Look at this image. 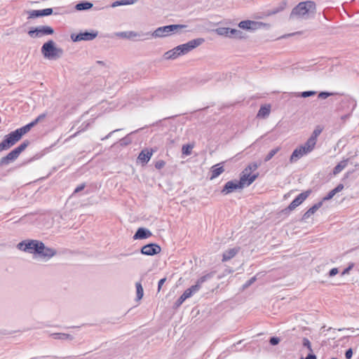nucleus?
<instances>
[{"instance_id":"1","label":"nucleus","mask_w":359,"mask_h":359,"mask_svg":"<svg viewBox=\"0 0 359 359\" xmlns=\"http://www.w3.org/2000/svg\"><path fill=\"white\" fill-rule=\"evenodd\" d=\"M316 5L312 1L299 3L291 11L290 18L307 19L309 13H315Z\"/></svg>"},{"instance_id":"2","label":"nucleus","mask_w":359,"mask_h":359,"mask_svg":"<svg viewBox=\"0 0 359 359\" xmlns=\"http://www.w3.org/2000/svg\"><path fill=\"white\" fill-rule=\"evenodd\" d=\"M187 27L186 25H169L157 28L153 33H150L151 37H165L172 34H180L183 29Z\"/></svg>"},{"instance_id":"3","label":"nucleus","mask_w":359,"mask_h":359,"mask_svg":"<svg viewBox=\"0 0 359 359\" xmlns=\"http://www.w3.org/2000/svg\"><path fill=\"white\" fill-rule=\"evenodd\" d=\"M41 53L44 57L48 59H57L62 56L63 50L62 48H57L52 40H49L43 44L41 47Z\"/></svg>"},{"instance_id":"4","label":"nucleus","mask_w":359,"mask_h":359,"mask_svg":"<svg viewBox=\"0 0 359 359\" xmlns=\"http://www.w3.org/2000/svg\"><path fill=\"white\" fill-rule=\"evenodd\" d=\"M29 144L30 142L29 140H25L22 142L19 146L13 149L6 156L1 158L0 166L8 165L11 162H13L17 159L19 155L29 145Z\"/></svg>"},{"instance_id":"5","label":"nucleus","mask_w":359,"mask_h":359,"mask_svg":"<svg viewBox=\"0 0 359 359\" xmlns=\"http://www.w3.org/2000/svg\"><path fill=\"white\" fill-rule=\"evenodd\" d=\"M41 246V241L37 240H25L17 245L18 250L34 255H36L39 248Z\"/></svg>"},{"instance_id":"6","label":"nucleus","mask_w":359,"mask_h":359,"mask_svg":"<svg viewBox=\"0 0 359 359\" xmlns=\"http://www.w3.org/2000/svg\"><path fill=\"white\" fill-rule=\"evenodd\" d=\"M20 138L15 131H12L6 135L2 142L0 143V151L8 150L15 145Z\"/></svg>"},{"instance_id":"7","label":"nucleus","mask_w":359,"mask_h":359,"mask_svg":"<svg viewBox=\"0 0 359 359\" xmlns=\"http://www.w3.org/2000/svg\"><path fill=\"white\" fill-rule=\"evenodd\" d=\"M54 33V29L50 26H39L30 29L28 34L33 38H41L43 36L51 35Z\"/></svg>"},{"instance_id":"8","label":"nucleus","mask_w":359,"mask_h":359,"mask_svg":"<svg viewBox=\"0 0 359 359\" xmlns=\"http://www.w3.org/2000/svg\"><path fill=\"white\" fill-rule=\"evenodd\" d=\"M204 41L205 40L203 38H197L191 40L185 43L179 45L177 50H180L182 55H185L196 47L201 46L204 42Z\"/></svg>"},{"instance_id":"9","label":"nucleus","mask_w":359,"mask_h":359,"mask_svg":"<svg viewBox=\"0 0 359 359\" xmlns=\"http://www.w3.org/2000/svg\"><path fill=\"white\" fill-rule=\"evenodd\" d=\"M116 36L128 39H133L135 37H139L137 40L144 41L150 39V32H135L133 31L118 32Z\"/></svg>"},{"instance_id":"10","label":"nucleus","mask_w":359,"mask_h":359,"mask_svg":"<svg viewBox=\"0 0 359 359\" xmlns=\"http://www.w3.org/2000/svg\"><path fill=\"white\" fill-rule=\"evenodd\" d=\"M98 32L97 31H84L79 34H72L71 35V39L74 41H92L97 36Z\"/></svg>"},{"instance_id":"11","label":"nucleus","mask_w":359,"mask_h":359,"mask_svg":"<svg viewBox=\"0 0 359 359\" xmlns=\"http://www.w3.org/2000/svg\"><path fill=\"white\" fill-rule=\"evenodd\" d=\"M344 105H347L348 107L347 113L341 116V120L345 122L348 118H349L355 108L356 102L351 98L345 97L341 100V106L344 107Z\"/></svg>"},{"instance_id":"12","label":"nucleus","mask_w":359,"mask_h":359,"mask_svg":"<svg viewBox=\"0 0 359 359\" xmlns=\"http://www.w3.org/2000/svg\"><path fill=\"white\" fill-rule=\"evenodd\" d=\"M263 25H264L263 22L250 20H243L238 23V27L241 29L249 30V31H254V30L260 29Z\"/></svg>"},{"instance_id":"13","label":"nucleus","mask_w":359,"mask_h":359,"mask_svg":"<svg viewBox=\"0 0 359 359\" xmlns=\"http://www.w3.org/2000/svg\"><path fill=\"white\" fill-rule=\"evenodd\" d=\"M237 189H242V185L241 182H238V180H231L228 181L224 186L223 187V189L221 191V193L223 195H227L229 194L233 191H235Z\"/></svg>"},{"instance_id":"14","label":"nucleus","mask_w":359,"mask_h":359,"mask_svg":"<svg viewBox=\"0 0 359 359\" xmlns=\"http://www.w3.org/2000/svg\"><path fill=\"white\" fill-rule=\"evenodd\" d=\"M311 193V190H307L299 194L288 205L287 209L289 210H293L299 205H301L310 195Z\"/></svg>"},{"instance_id":"15","label":"nucleus","mask_w":359,"mask_h":359,"mask_svg":"<svg viewBox=\"0 0 359 359\" xmlns=\"http://www.w3.org/2000/svg\"><path fill=\"white\" fill-rule=\"evenodd\" d=\"M161 250V247L156 243H149L145 245L141 248V253L144 255L153 256L158 254Z\"/></svg>"},{"instance_id":"16","label":"nucleus","mask_w":359,"mask_h":359,"mask_svg":"<svg viewBox=\"0 0 359 359\" xmlns=\"http://www.w3.org/2000/svg\"><path fill=\"white\" fill-rule=\"evenodd\" d=\"M258 173L250 175L249 172L243 170L238 182L241 183L242 189H243L245 187L250 186L258 177Z\"/></svg>"},{"instance_id":"17","label":"nucleus","mask_w":359,"mask_h":359,"mask_svg":"<svg viewBox=\"0 0 359 359\" xmlns=\"http://www.w3.org/2000/svg\"><path fill=\"white\" fill-rule=\"evenodd\" d=\"M41 245L42 246L39 248L40 249H39V252H36L39 257L48 260L56 255V250L55 249L45 246L43 242H41Z\"/></svg>"},{"instance_id":"18","label":"nucleus","mask_w":359,"mask_h":359,"mask_svg":"<svg viewBox=\"0 0 359 359\" xmlns=\"http://www.w3.org/2000/svg\"><path fill=\"white\" fill-rule=\"evenodd\" d=\"M214 275H215V272L208 273L201 276L200 278H198L195 285L189 287V290L191 291V293L193 294V295L199 291V290L201 287V285L204 282L212 278L214 276Z\"/></svg>"},{"instance_id":"19","label":"nucleus","mask_w":359,"mask_h":359,"mask_svg":"<svg viewBox=\"0 0 359 359\" xmlns=\"http://www.w3.org/2000/svg\"><path fill=\"white\" fill-rule=\"evenodd\" d=\"M156 151V149H152V148H151V149L146 148V149H142L138 155V157H137L138 161H140L142 164L147 163L149 161L153 154Z\"/></svg>"},{"instance_id":"20","label":"nucleus","mask_w":359,"mask_h":359,"mask_svg":"<svg viewBox=\"0 0 359 359\" xmlns=\"http://www.w3.org/2000/svg\"><path fill=\"white\" fill-rule=\"evenodd\" d=\"M308 152L305 150V148L301 145L297 147L292 153L290 157V163H294L299 161L302 157L307 155Z\"/></svg>"},{"instance_id":"21","label":"nucleus","mask_w":359,"mask_h":359,"mask_svg":"<svg viewBox=\"0 0 359 359\" xmlns=\"http://www.w3.org/2000/svg\"><path fill=\"white\" fill-rule=\"evenodd\" d=\"M53 13V10L51 8H48L42 10H31L27 12L29 14V18H35L43 16H48Z\"/></svg>"},{"instance_id":"22","label":"nucleus","mask_w":359,"mask_h":359,"mask_svg":"<svg viewBox=\"0 0 359 359\" xmlns=\"http://www.w3.org/2000/svg\"><path fill=\"white\" fill-rule=\"evenodd\" d=\"M151 235H152V233L149 229H147L146 228L140 227V228L137 229L135 233L134 234L133 239L134 240L145 239V238H149L150 236H151Z\"/></svg>"},{"instance_id":"23","label":"nucleus","mask_w":359,"mask_h":359,"mask_svg":"<svg viewBox=\"0 0 359 359\" xmlns=\"http://www.w3.org/2000/svg\"><path fill=\"white\" fill-rule=\"evenodd\" d=\"M240 248H233L224 252L222 255V262H227L233 258L239 252Z\"/></svg>"},{"instance_id":"24","label":"nucleus","mask_w":359,"mask_h":359,"mask_svg":"<svg viewBox=\"0 0 359 359\" xmlns=\"http://www.w3.org/2000/svg\"><path fill=\"white\" fill-rule=\"evenodd\" d=\"M151 96L153 97H157L158 98H163L168 97L170 95V93L166 89H151L150 91Z\"/></svg>"},{"instance_id":"25","label":"nucleus","mask_w":359,"mask_h":359,"mask_svg":"<svg viewBox=\"0 0 359 359\" xmlns=\"http://www.w3.org/2000/svg\"><path fill=\"white\" fill-rule=\"evenodd\" d=\"M34 126H35V125L33 123V121H32V122L29 123L28 124H27V125L20 128H18V129L15 130L14 131L16 133V134L21 139L22 137L24 135H25L26 133H27L32 129V128H33Z\"/></svg>"},{"instance_id":"26","label":"nucleus","mask_w":359,"mask_h":359,"mask_svg":"<svg viewBox=\"0 0 359 359\" xmlns=\"http://www.w3.org/2000/svg\"><path fill=\"white\" fill-rule=\"evenodd\" d=\"M177 49H178V46H176L175 48L167 51L166 53H165V54H164L165 59L174 60L180 55H182V53H180V50H177Z\"/></svg>"},{"instance_id":"27","label":"nucleus","mask_w":359,"mask_h":359,"mask_svg":"<svg viewBox=\"0 0 359 359\" xmlns=\"http://www.w3.org/2000/svg\"><path fill=\"white\" fill-rule=\"evenodd\" d=\"M224 167L220 165V164H216L213 165L211 168L210 180H213L219 176L224 172Z\"/></svg>"},{"instance_id":"28","label":"nucleus","mask_w":359,"mask_h":359,"mask_svg":"<svg viewBox=\"0 0 359 359\" xmlns=\"http://www.w3.org/2000/svg\"><path fill=\"white\" fill-rule=\"evenodd\" d=\"M270 111H271V105L270 104L262 106L260 107L259 110L258 111L257 117L265 118L269 115Z\"/></svg>"},{"instance_id":"29","label":"nucleus","mask_w":359,"mask_h":359,"mask_svg":"<svg viewBox=\"0 0 359 359\" xmlns=\"http://www.w3.org/2000/svg\"><path fill=\"white\" fill-rule=\"evenodd\" d=\"M349 159H344L341 161L333 169V174L337 175L342 171L348 165Z\"/></svg>"},{"instance_id":"30","label":"nucleus","mask_w":359,"mask_h":359,"mask_svg":"<svg viewBox=\"0 0 359 359\" xmlns=\"http://www.w3.org/2000/svg\"><path fill=\"white\" fill-rule=\"evenodd\" d=\"M316 144V141L313 139L309 137L306 142L304 143V144L301 145L302 147L305 148V150L309 154L311 152L313 149L315 148V146Z\"/></svg>"},{"instance_id":"31","label":"nucleus","mask_w":359,"mask_h":359,"mask_svg":"<svg viewBox=\"0 0 359 359\" xmlns=\"http://www.w3.org/2000/svg\"><path fill=\"white\" fill-rule=\"evenodd\" d=\"M93 4L89 1H81L76 4L75 8L77 11H86L91 8Z\"/></svg>"},{"instance_id":"32","label":"nucleus","mask_w":359,"mask_h":359,"mask_svg":"<svg viewBox=\"0 0 359 359\" xmlns=\"http://www.w3.org/2000/svg\"><path fill=\"white\" fill-rule=\"evenodd\" d=\"M50 337L54 339L58 340H72L73 337L66 333H52Z\"/></svg>"},{"instance_id":"33","label":"nucleus","mask_w":359,"mask_h":359,"mask_svg":"<svg viewBox=\"0 0 359 359\" xmlns=\"http://www.w3.org/2000/svg\"><path fill=\"white\" fill-rule=\"evenodd\" d=\"M287 6V2L285 1H283L278 6H277L276 8H274L270 11H269L267 12V15H275L278 13H280L281 11H283L285 7Z\"/></svg>"},{"instance_id":"34","label":"nucleus","mask_w":359,"mask_h":359,"mask_svg":"<svg viewBox=\"0 0 359 359\" xmlns=\"http://www.w3.org/2000/svg\"><path fill=\"white\" fill-rule=\"evenodd\" d=\"M230 37L229 38H235V39H242L243 38V33L239 29L230 28L229 31Z\"/></svg>"},{"instance_id":"35","label":"nucleus","mask_w":359,"mask_h":359,"mask_svg":"<svg viewBox=\"0 0 359 359\" xmlns=\"http://www.w3.org/2000/svg\"><path fill=\"white\" fill-rule=\"evenodd\" d=\"M230 28L229 27H218L215 29V32L219 36H224L226 37H230L229 34Z\"/></svg>"},{"instance_id":"36","label":"nucleus","mask_w":359,"mask_h":359,"mask_svg":"<svg viewBox=\"0 0 359 359\" xmlns=\"http://www.w3.org/2000/svg\"><path fill=\"white\" fill-rule=\"evenodd\" d=\"M280 149V147L272 149L265 156L264 161H269Z\"/></svg>"},{"instance_id":"37","label":"nucleus","mask_w":359,"mask_h":359,"mask_svg":"<svg viewBox=\"0 0 359 359\" xmlns=\"http://www.w3.org/2000/svg\"><path fill=\"white\" fill-rule=\"evenodd\" d=\"M135 287H136L137 299L140 300L142 298L143 294H144L143 287L142 286V284L139 282L136 283Z\"/></svg>"},{"instance_id":"38","label":"nucleus","mask_w":359,"mask_h":359,"mask_svg":"<svg viewBox=\"0 0 359 359\" xmlns=\"http://www.w3.org/2000/svg\"><path fill=\"white\" fill-rule=\"evenodd\" d=\"M193 146L191 144H184L182 148V152L183 154L189 156L191 154Z\"/></svg>"},{"instance_id":"39","label":"nucleus","mask_w":359,"mask_h":359,"mask_svg":"<svg viewBox=\"0 0 359 359\" xmlns=\"http://www.w3.org/2000/svg\"><path fill=\"white\" fill-rule=\"evenodd\" d=\"M259 167V165L255 163V162H253V163H250L245 168V171L247 172H253V171H255Z\"/></svg>"},{"instance_id":"40","label":"nucleus","mask_w":359,"mask_h":359,"mask_svg":"<svg viewBox=\"0 0 359 359\" xmlns=\"http://www.w3.org/2000/svg\"><path fill=\"white\" fill-rule=\"evenodd\" d=\"M323 205V201H320L316 204H314L312 207H311L308 211L311 215H313L321 206Z\"/></svg>"},{"instance_id":"41","label":"nucleus","mask_w":359,"mask_h":359,"mask_svg":"<svg viewBox=\"0 0 359 359\" xmlns=\"http://www.w3.org/2000/svg\"><path fill=\"white\" fill-rule=\"evenodd\" d=\"M257 276H255L252 278H250L248 281H246L242 286L243 290L247 289L248 287H250L252 284H253L256 280H257Z\"/></svg>"},{"instance_id":"42","label":"nucleus","mask_w":359,"mask_h":359,"mask_svg":"<svg viewBox=\"0 0 359 359\" xmlns=\"http://www.w3.org/2000/svg\"><path fill=\"white\" fill-rule=\"evenodd\" d=\"M322 132V128H320V127H317L316 128H315V130L313 131L311 135V138L313 139L314 140H316L317 142V138L320 135V134Z\"/></svg>"},{"instance_id":"43","label":"nucleus","mask_w":359,"mask_h":359,"mask_svg":"<svg viewBox=\"0 0 359 359\" xmlns=\"http://www.w3.org/2000/svg\"><path fill=\"white\" fill-rule=\"evenodd\" d=\"M316 91L307 90V91H304V92L301 93L300 94H297V97H308L316 95Z\"/></svg>"},{"instance_id":"44","label":"nucleus","mask_w":359,"mask_h":359,"mask_svg":"<svg viewBox=\"0 0 359 359\" xmlns=\"http://www.w3.org/2000/svg\"><path fill=\"white\" fill-rule=\"evenodd\" d=\"M302 344L304 347L307 348L310 352H313L311 344L309 339L304 337L302 340Z\"/></svg>"},{"instance_id":"45","label":"nucleus","mask_w":359,"mask_h":359,"mask_svg":"<svg viewBox=\"0 0 359 359\" xmlns=\"http://www.w3.org/2000/svg\"><path fill=\"white\" fill-rule=\"evenodd\" d=\"M335 194V192L332 189L325 197H323V198L320 201H323V203L324 201H329L332 199Z\"/></svg>"},{"instance_id":"46","label":"nucleus","mask_w":359,"mask_h":359,"mask_svg":"<svg viewBox=\"0 0 359 359\" xmlns=\"http://www.w3.org/2000/svg\"><path fill=\"white\" fill-rule=\"evenodd\" d=\"M46 113H43L39 115L34 121H32L34 125L36 126L39 121L45 118L46 117Z\"/></svg>"},{"instance_id":"47","label":"nucleus","mask_w":359,"mask_h":359,"mask_svg":"<svg viewBox=\"0 0 359 359\" xmlns=\"http://www.w3.org/2000/svg\"><path fill=\"white\" fill-rule=\"evenodd\" d=\"M165 165V162L163 160H158L155 163V168L158 170L163 168Z\"/></svg>"},{"instance_id":"48","label":"nucleus","mask_w":359,"mask_h":359,"mask_svg":"<svg viewBox=\"0 0 359 359\" xmlns=\"http://www.w3.org/2000/svg\"><path fill=\"white\" fill-rule=\"evenodd\" d=\"M280 342V339L277 337H272L269 339V343L272 346H276Z\"/></svg>"},{"instance_id":"49","label":"nucleus","mask_w":359,"mask_h":359,"mask_svg":"<svg viewBox=\"0 0 359 359\" xmlns=\"http://www.w3.org/2000/svg\"><path fill=\"white\" fill-rule=\"evenodd\" d=\"M121 146H126L130 143V140L128 137H123L119 141Z\"/></svg>"},{"instance_id":"50","label":"nucleus","mask_w":359,"mask_h":359,"mask_svg":"<svg viewBox=\"0 0 359 359\" xmlns=\"http://www.w3.org/2000/svg\"><path fill=\"white\" fill-rule=\"evenodd\" d=\"M186 299L181 295L177 299V301L175 302V306L176 308L179 307L180 306H181L182 304V303L185 301Z\"/></svg>"},{"instance_id":"51","label":"nucleus","mask_w":359,"mask_h":359,"mask_svg":"<svg viewBox=\"0 0 359 359\" xmlns=\"http://www.w3.org/2000/svg\"><path fill=\"white\" fill-rule=\"evenodd\" d=\"M330 95H332V93H328V92H320V93L318 94V97H319V98H321V99H326V98H327L328 97H330Z\"/></svg>"},{"instance_id":"52","label":"nucleus","mask_w":359,"mask_h":359,"mask_svg":"<svg viewBox=\"0 0 359 359\" xmlns=\"http://www.w3.org/2000/svg\"><path fill=\"white\" fill-rule=\"evenodd\" d=\"M193 295V294L191 293V291L188 289H187L184 292L183 294H182V296L185 299H188L189 297H191V296Z\"/></svg>"},{"instance_id":"53","label":"nucleus","mask_w":359,"mask_h":359,"mask_svg":"<svg viewBox=\"0 0 359 359\" xmlns=\"http://www.w3.org/2000/svg\"><path fill=\"white\" fill-rule=\"evenodd\" d=\"M86 187V184L85 183H82L81 184H79L78 187H76V188L74 189V193L73 194H77L80 191H81L82 190L84 189V188Z\"/></svg>"},{"instance_id":"54","label":"nucleus","mask_w":359,"mask_h":359,"mask_svg":"<svg viewBox=\"0 0 359 359\" xmlns=\"http://www.w3.org/2000/svg\"><path fill=\"white\" fill-rule=\"evenodd\" d=\"M354 267V264L351 263L348 265V267L344 269V271L341 273V276H344L345 274H347L349 273V271Z\"/></svg>"},{"instance_id":"55","label":"nucleus","mask_w":359,"mask_h":359,"mask_svg":"<svg viewBox=\"0 0 359 359\" xmlns=\"http://www.w3.org/2000/svg\"><path fill=\"white\" fill-rule=\"evenodd\" d=\"M30 359H59V358L56 356L50 357V356H47V355H42V356L34 357Z\"/></svg>"},{"instance_id":"56","label":"nucleus","mask_w":359,"mask_h":359,"mask_svg":"<svg viewBox=\"0 0 359 359\" xmlns=\"http://www.w3.org/2000/svg\"><path fill=\"white\" fill-rule=\"evenodd\" d=\"M353 356V350L352 348H348L345 352V357L346 359H351Z\"/></svg>"},{"instance_id":"57","label":"nucleus","mask_w":359,"mask_h":359,"mask_svg":"<svg viewBox=\"0 0 359 359\" xmlns=\"http://www.w3.org/2000/svg\"><path fill=\"white\" fill-rule=\"evenodd\" d=\"M122 1V5H131L134 4L137 1V0H121Z\"/></svg>"},{"instance_id":"58","label":"nucleus","mask_w":359,"mask_h":359,"mask_svg":"<svg viewBox=\"0 0 359 359\" xmlns=\"http://www.w3.org/2000/svg\"><path fill=\"white\" fill-rule=\"evenodd\" d=\"M344 184H339L334 189H333L335 194H337L343 190L344 189Z\"/></svg>"},{"instance_id":"59","label":"nucleus","mask_w":359,"mask_h":359,"mask_svg":"<svg viewBox=\"0 0 359 359\" xmlns=\"http://www.w3.org/2000/svg\"><path fill=\"white\" fill-rule=\"evenodd\" d=\"M339 271H338V269L337 268H332L330 271H329V276L330 277H332V276H334L335 275H337Z\"/></svg>"},{"instance_id":"60","label":"nucleus","mask_w":359,"mask_h":359,"mask_svg":"<svg viewBox=\"0 0 359 359\" xmlns=\"http://www.w3.org/2000/svg\"><path fill=\"white\" fill-rule=\"evenodd\" d=\"M166 281V278H161L158 283V291H160L161 289V287L164 284V283Z\"/></svg>"},{"instance_id":"61","label":"nucleus","mask_w":359,"mask_h":359,"mask_svg":"<svg viewBox=\"0 0 359 359\" xmlns=\"http://www.w3.org/2000/svg\"><path fill=\"white\" fill-rule=\"evenodd\" d=\"M304 359H317V357L316 355L313 353L312 352H311L310 353H309L306 358H304Z\"/></svg>"},{"instance_id":"62","label":"nucleus","mask_w":359,"mask_h":359,"mask_svg":"<svg viewBox=\"0 0 359 359\" xmlns=\"http://www.w3.org/2000/svg\"><path fill=\"white\" fill-rule=\"evenodd\" d=\"M118 6H123L121 0L116 1L113 2L111 4V7H113V8Z\"/></svg>"},{"instance_id":"63","label":"nucleus","mask_w":359,"mask_h":359,"mask_svg":"<svg viewBox=\"0 0 359 359\" xmlns=\"http://www.w3.org/2000/svg\"><path fill=\"white\" fill-rule=\"evenodd\" d=\"M118 130H119L118 129H116V130H114L110 132L107 135H106L105 137H102L101 139V140L104 141V140L109 138L114 133H115L116 131H118Z\"/></svg>"},{"instance_id":"64","label":"nucleus","mask_w":359,"mask_h":359,"mask_svg":"<svg viewBox=\"0 0 359 359\" xmlns=\"http://www.w3.org/2000/svg\"><path fill=\"white\" fill-rule=\"evenodd\" d=\"M312 215L311 213H309V211H306L304 215H303V217H302V219H307L308 218H309Z\"/></svg>"}]
</instances>
